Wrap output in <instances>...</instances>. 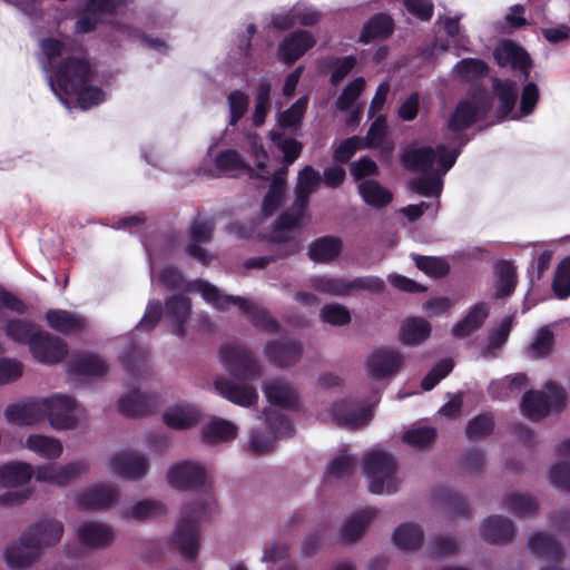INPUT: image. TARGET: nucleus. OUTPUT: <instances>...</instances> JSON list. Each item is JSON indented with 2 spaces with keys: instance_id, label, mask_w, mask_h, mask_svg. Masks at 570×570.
I'll return each instance as SVG.
<instances>
[{
  "instance_id": "obj_37",
  "label": "nucleus",
  "mask_w": 570,
  "mask_h": 570,
  "mask_svg": "<svg viewBox=\"0 0 570 570\" xmlns=\"http://www.w3.org/2000/svg\"><path fill=\"white\" fill-rule=\"evenodd\" d=\"M374 518L375 511L372 509H366L351 515L341 529L342 540L350 543L358 541Z\"/></svg>"
},
{
  "instance_id": "obj_2",
  "label": "nucleus",
  "mask_w": 570,
  "mask_h": 570,
  "mask_svg": "<svg viewBox=\"0 0 570 570\" xmlns=\"http://www.w3.org/2000/svg\"><path fill=\"white\" fill-rule=\"evenodd\" d=\"M63 534V524L60 521L45 519L30 525L20 537L19 541L7 546L3 558L11 569L22 570L33 564L40 550L58 543Z\"/></svg>"
},
{
  "instance_id": "obj_63",
  "label": "nucleus",
  "mask_w": 570,
  "mask_h": 570,
  "mask_svg": "<svg viewBox=\"0 0 570 570\" xmlns=\"http://www.w3.org/2000/svg\"><path fill=\"white\" fill-rule=\"evenodd\" d=\"M228 110L230 126H235L247 112L249 106V97L242 90H233L228 97Z\"/></svg>"
},
{
  "instance_id": "obj_28",
  "label": "nucleus",
  "mask_w": 570,
  "mask_h": 570,
  "mask_svg": "<svg viewBox=\"0 0 570 570\" xmlns=\"http://www.w3.org/2000/svg\"><path fill=\"white\" fill-rule=\"evenodd\" d=\"M494 287L497 298L511 296L517 287V268L512 262L499 259L493 265Z\"/></svg>"
},
{
  "instance_id": "obj_38",
  "label": "nucleus",
  "mask_w": 570,
  "mask_h": 570,
  "mask_svg": "<svg viewBox=\"0 0 570 570\" xmlns=\"http://www.w3.org/2000/svg\"><path fill=\"white\" fill-rule=\"evenodd\" d=\"M120 360L125 371L132 379H138L149 372V352L146 348L131 344L121 354Z\"/></svg>"
},
{
  "instance_id": "obj_40",
  "label": "nucleus",
  "mask_w": 570,
  "mask_h": 570,
  "mask_svg": "<svg viewBox=\"0 0 570 570\" xmlns=\"http://www.w3.org/2000/svg\"><path fill=\"white\" fill-rule=\"evenodd\" d=\"M33 468L26 462H8L0 466V487L10 488L28 483Z\"/></svg>"
},
{
  "instance_id": "obj_33",
  "label": "nucleus",
  "mask_w": 570,
  "mask_h": 570,
  "mask_svg": "<svg viewBox=\"0 0 570 570\" xmlns=\"http://www.w3.org/2000/svg\"><path fill=\"white\" fill-rule=\"evenodd\" d=\"M342 250V240L334 236H323L308 246V257L316 263L335 261Z\"/></svg>"
},
{
  "instance_id": "obj_20",
  "label": "nucleus",
  "mask_w": 570,
  "mask_h": 570,
  "mask_svg": "<svg viewBox=\"0 0 570 570\" xmlns=\"http://www.w3.org/2000/svg\"><path fill=\"white\" fill-rule=\"evenodd\" d=\"M118 490L111 485H94L77 497V504L81 510L109 509L118 500Z\"/></svg>"
},
{
  "instance_id": "obj_30",
  "label": "nucleus",
  "mask_w": 570,
  "mask_h": 570,
  "mask_svg": "<svg viewBox=\"0 0 570 570\" xmlns=\"http://www.w3.org/2000/svg\"><path fill=\"white\" fill-rule=\"evenodd\" d=\"M264 393L271 404L282 409H296L298 406V394L295 389L286 382L274 380L264 385Z\"/></svg>"
},
{
  "instance_id": "obj_43",
  "label": "nucleus",
  "mask_w": 570,
  "mask_h": 570,
  "mask_svg": "<svg viewBox=\"0 0 570 570\" xmlns=\"http://www.w3.org/2000/svg\"><path fill=\"white\" fill-rule=\"evenodd\" d=\"M163 419L167 426L184 430L196 425L200 420V414L191 406H175L168 409Z\"/></svg>"
},
{
  "instance_id": "obj_21",
  "label": "nucleus",
  "mask_w": 570,
  "mask_h": 570,
  "mask_svg": "<svg viewBox=\"0 0 570 570\" xmlns=\"http://www.w3.org/2000/svg\"><path fill=\"white\" fill-rule=\"evenodd\" d=\"M491 96L485 87L472 82L469 87V97L465 98V129L473 122L485 118L491 109Z\"/></svg>"
},
{
  "instance_id": "obj_22",
  "label": "nucleus",
  "mask_w": 570,
  "mask_h": 570,
  "mask_svg": "<svg viewBox=\"0 0 570 570\" xmlns=\"http://www.w3.org/2000/svg\"><path fill=\"white\" fill-rule=\"evenodd\" d=\"M43 404L40 400H31L23 403L10 404L4 410L6 420L18 426H32L42 417Z\"/></svg>"
},
{
  "instance_id": "obj_62",
  "label": "nucleus",
  "mask_w": 570,
  "mask_h": 570,
  "mask_svg": "<svg viewBox=\"0 0 570 570\" xmlns=\"http://www.w3.org/2000/svg\"><path fill=\"white\" fill-rule=\"evenodd\" d=\"M364 89L365 80L362 77L348 82L335 101L336 108L341 111L350 110Z\"/></svg>"
},
{
  "instance_id": "obj_18",
  "label": "nucleus",
  "mask_w": 570,
  "mask_h": 570,
  "mask_svg": "<svg viewBox=\"0 0 570 570\" xmlns=\"http://www.w3.org/2000/svg\"><path fill=\"white\" fill-rule=\"evenodd\" d=\"M159 404L156 394L141 393L134 390L118 401L119 412L127 417H139L153 413Z\"/></svg>"
},
{
  "instance_id": "obj_4",
  "label": "nucleus",
  "mask_w": 570,
  "mask_h": 570,
  "mask_svg": "<svg viewBox=\"0 0 570 570\" xmlns=\"http://www.w3.org/2000/svg\"><path fill=\"white\" fill-rule=\"evenodd\" d=\"M199 291L202 292L204 299L213 304L219 311H226L230 305H236L255 327L271 333L279 330L278 322L272 317L265 308L247 298L242 296L223 295L216 286L205 282L199 284Z\"/></svg>"
},
{
  "instance_id": "obj_42",
  "label": "nucleus",
  "mask_w": 570,
  "mask_h": 570,
  "mask_svg": "<svg viewBox=\"0 0 570 570\" xmlns=\"http://www.w3.org/2000/svg\"><path fill=\"white\" fill-rule=\"evenodd\" d=\"M424 539L423 530L414 523H403L393 533V542L401 550H417Z\"/></svg>"
},
{
  "instance_id": "obj_3",
  "label": "nucleus",
  "mask_w": 570,
  "mask_h": 570,
  "mask_svg": "<svg viewBox=\"0 0 570 570\" xmlns=\"http://www.w3.org/2000/svg\"><path fill=\"white\" fill-rule=\"evenodd\" d=\"M212 504L203 499L187 503L173 535L175 548L186 560H195L199 548V522L206 520Z\"/></svg>"
},
{
  "instance_id": "obj_57",
  "label": "nucleus",
  "mask_w": 570,
  "mask_h": 570,
  "mask_svg": "<svg viewBox=\"0 0 570 570\" xmlns=\"http://www.w3.org/2000/svg\"><path fill=\"white\" fill-rule=\"evenodd\" d=\"M286 188H283V183L279 178L272 179L271 185L262 203V214L265 217L274 215L285 198Z\"/></svg>"
},
{
  "instance_id": "obj_29",
  "label": "nucleus",
  "mask_w": 570,
  "mask_h": 570,
  "mask_svg": "<svg viewBox=\"0 0 570 570\" xmlns=\"http://www.w3.org/2000/svg\"><path fill=\"white\" fill-rule=\"evenodd\" d=\"M77 533L80 543L89 548H105L115 538L111 528L97 522L82 523Z\"/></svg>"
},
{
  "instance_id": "obj_50",
  "label": "nucleus",
  "mask_w": 570,
  "mask_h": 570,
  "mask_svg": "<svg viewBox=\"0 0 570 570\" xmlns=\"http://www.w3.org/2000/svg\"><path fill=\"white\" fill-rule=\"evenodd\" d=\"M415 266L432 278H442L450 273V265L443 257L413 254Z\"/></svg>"
},
{
  "instance_id": "obj_32",
  "label": "nucleus",
  "mask_w": 570,
  "mask_h": 570,
  "mask_svg": "<svg viewBox=\"0 0 570 570\" xmlns=\"http://www.w3.org/2000/svg\"><path fill=\"white\" fill-rule=\"evenodd\" d=\"M520 407L522 414L532 421L546 417L551 411L548 395L535 390L527 391L523 394Z\"/></svg>"
},
{
  "instance_id": "obj_55",
  "label": "nucleus",
  "mask_w": 570,
  "mask_h": 570,
  "mask_svg": "<svg viewBox=\"0 0 570 570\" xmlns=\"http://www.w3.org/2000/svg\"><path fill=\"white\" fill-rule=\"evenodd\" d=\"M271 85L266 81L261 82L255 91V108L253 112V124L261 127L271 109Z\"/></svg>"
},
{
  "instance_id": "obj_51",
  "label": "nucleus",
  "mask_w": 570,
  "mask_h": 570,
  "mask_svg": "<svg viewBox=\"0 0 570 570\" xmlns=\"http://www.w3.org/2000/svg\"><path fill=\"white\" fill-rule=\"evenodd\" d=\"M505 508L517 517H533L538 512V502L530 495L510 493L504 499Z\"/></svg>"
},
{
  "instance_id": "obj_23",
  "label": "nucleus",
  "mask_w": 570,
  "mask_h": 570,
  "mask_svg": "<svg viewBox=\"0 0 570 570\" xmlns=\"http://www.w3.org/2000/svg\"><path fill=\"white\" fill-rule=\"evenodd\" d=\"M50 328L65 335L79 334L87 327V320L66 309H49L46 315Z\"/></svg>"
},
{
  "instance_id": "obj_49",
  "label": "nucleus",
  "mask_w": 570,
  "mask_h": 570,
  "mask_svg": "<svg viewBox=\"0 0 570 570\" xmlns=\"http://www.w3.org/2000/svg\"><path fill=\"white\" fill-rule=\"evenodd\" d=\"M436 436V429L432 426H414L403 433L402 441L413 449L428 450L434 444Z\"/></svg>"
},
{
  "instance_id": "obj_45",
  "label": "nucleus",
  "mask_w": 570,
  "mask_h": 570,
  "mask_svg": "<svg viewBox=\"0 0 570 570\" xmlns=\"http://www.w3.org/2000/svg\"><path fill=\"white\" fill-rule=\"evenodd\" d=\"M237 436V428L229 421L215 419L202 431V439L205 443L228 442Z\"/></svg>"
},
{
  "instance_id": "obj_10",
  "label": "nucleus",
  "mask_w": 570,
  "mask_h": 570,
  "mask_svg": "<svg viewBox=\"0 0 570 570\" xmlns=\"http://www.w3.org/2000/svg\"><path fill=\"white\" fill-rule=\"evenodd\" d=\"M493 58L499 67L518 71L525 81L529 80L533 61L518 42L511 39H501L493 49Z\"/></svg>"
},
{
  "instance_id": "obj_5",
  "label": "nucleus",
  "mask_w": 570,
  "mask_h": 570,
  "mask_svg": "<svg viewBox=\"0 0 570 570\" xmlns=\"http://www.w3.org/2000/svg\"><path fill=\"white\" fill-rule=\"evenodd\" d=\"M459 150L449 149L446 145H425L422 148H406L401 155L402 166L414 173L438 170L446 173L455 163Z\"/></svg>"
},
{
  "instance_id": "obj_14",
  "label": "nucleus",
  "mask_w": 570,
  "mask_h": 570,
  "mask_svg": "<svg viewBox=\"0 0 570 570\" xmlns=\"http://www.w3.org/2000/svg\"><path fill=\"white\" fill-rule=\"evenodd\" d=\"M207 474L204 466L183 461L171 465L167 472L168 483L180 491H189L202 488L206 483Z\"/></svg>"
},
{
  "instance_id": "obj_39",
  "label": "nucleus",
  "mask_w": 570,
  "mask_h": 570,
  "mask_svg": "<svg viewBox=\"0 0 570 570\" xmlns=\"http://www.w3.org/2000/svg\"><path fill=\"white\" fill-rule=\"evenodd\" d=\"M321 175L312 166L304 167L297 176L295 200L298 207H307L311 195L321 184Z\"/></svg>"
},
{
  "instance_id": "obj_6",
  "label": "nucleus",
  "mask_w": 570,
  "mask_h": 570,
  "mask_svg": "<svg viewBox=\"0 0 570 570\" xmlns=\"http://www.w3.org/2000/svg\"><path fill=\"white\" fill-rule=\"evenodd\" d=\"M363 473L370 479V492L374 494L394 493L397 481L394 476L396 463L394 458L382 450H373L364 454L362 460Z\"/></svg>"
},
{
  "instance_id": "obj_61",
  "label": "nucleus",
  "mask_w": 570,
  "mask_h": 570,
  "mask_svg": "<svg viewBox=\"0 0 570 570\" xmlns=\"http://www.w3.org/2000/svg\"><path fill=\"white\" fill-rule=\"evenodd\" d=\"M491 306L488 302L473 304L465 313V337L480 330L490 316Z\"/></svg>"
},
{
  "instance_id": "obj_8",
  "label": "nucleus",
  "mask_w": 570,
  "mask_h": 570,
  "mask_svg": "<svg viewBox=\"0 0 570 570\" xmlns=\"http://www.w3.org/2000/svg\"><path fill=\"white\" fill-rule=\"evenodd\" d=\"M219 357L230 375L237 380L252 381L261 375V366L255 355L240 344L220 347Z\"/></svg>"
},
{
  "instance_id": "obj_54",
  "label": "nucleus",
  "mask_w": 570,
  "mask_h": 570,
  "mask_svg": "<svg viewBox=\"0 0 570 570\" xmlns=\"http://www.w3.org/2000/svg\"><path fill=\"white\" fill-rule=\"evenodd\" d=\"M528 385V377L523 373H517L513 376H507L504 380L490 385V393L501 399L509 397L511 394L521 392Z\"/></svg>"
},
{
  "instance_id": "obj_11",
  "label": "nucleus",
  "mask_w": 570,
  "mask_h": 570,
  "mask_svg": "<svg viewBox=\"0 0 570 570\" xmlns=\"http://www.w3.org/2000/svg\"><path fill=\"white\" fill-rule=\"evenodd\" d=\"M404 364V356L392 348H376L366 358L368 377L375 381L389 380L396 375Z\"/></svg>"
},
{
  "instance_id": "obj_9",
  "label": "nucleus",
  "mask_w": 570,
  "mask_h": 570,
  "mask_svg": "<svg viewBox=\"0 0 570 570\" xmlns=\"http://www.w3.org/2000/svg\"><path fill=\"white\" fill-rule=\"evenodd\" d=\"M43 404L42 417L49 420L50 425L57 430H71L78 424L76 412L78 411L77 401L65 394H55L40 400Z\"/></svg>"
},
{
  "instance_id": "obj_17",
  "label": "nucleus",
  "mask_w": 570,
  "mask_h": 570,
  "mask_svg": "<svg viewBox=\"0 0 570 570\" xmlns=\"http://www.w3.org/2000/svg\"><path fill=\"white\" fill-rule=\"evenodd\" d=\"M110 468L122 479L138 480L147 473L148 460L137 452L122 451L112 456Z\"/></svg>"
},
{
  "instance_id": "obj_19",
  "label": "nucleus",
  "mask_w": 570,
  "mask_h": 570,
  "mask_svg": "<svg viewBox=\"0 0 570 570\" xmlns=\"http://www.w3.org/2000/svg\"><path fill=\"white\" fill-rule=\"evenodd\" d=\"M316 43L314 36L306 30H296L288 35L278 47V57L287 65H293Z\"/></svg>"
},
{
  "instance_id": "obj_16",
  "label": "nucleus",
  "mask_w": 570,
  "mask_h": 570,
  "mask_svg": "<svg viewBox=\"0 0 570 570\" xmlns=\"http://www.w3.org/2000/svg\"><path fill=\"white\" fill-rule=\"evenodd\" d=\"M252 155L256 160V168L259 171L258 177L262 179H268L271 171L267 168V164L272 163H285L286 165L293 164L301 155L303 145H275L278 150L277 156L269 157L265 150L264 145H250Z\"/></svg>"
},
{
  "instance_id": "obj_35",
  "label": "nucleus",
  "mask_w": 570,
  "mask_h": 570,
  "mask_svg": "<svg viewBox=\"0 0 570 570\" xmlns=\"http://www.w3.org/2000/svg\"><path fill=\"white\" fill-rule=\"evenodd\" d=\"M357 188L363 202L376 209L386 207L393 199V194L374 179H363Z\"/></svg>"
},
{
  "instance_id": "obj_52",
  "label": "nucleus",
  "mask_w": 570,
  "mask_h": 570,
  "mask_svg": "<svg viewBox=\"0 0 570 570\" xmlns=\"http://www.w3.org/2000/svg\"><path fill=\"white\" fill-rule=\"evenodd\" d=\"M267 429L275 438H291L295 429L292 421L282 412L274 409L264 410Z\"/></svg>"
},
{
  "instance_id": "obj_12",
  "label": "nucleus",
  "mask_w": 570,
  "mask_h": 570,
  "mask_svg": "<svg viewBox=\"0 0 570 570\" xmlns=\"http://www.w3.org/2000/svg\"><path fill=\"white\" fill-rule=\"evenodd\" d=\"M29 351L42 364H57L67 356L68 345L62 338L40 330Z\"/></svg>"
},
{
  "instance_id": "obj_53",
  "label": "nucleus",
  "mask_w": 570,
  "mask_h": 570,
  "mask_svg": "<svg viewBox=\"0 0 570 570\" xmlns=\"http://www.w3.org/2000/svg\"><path fill=\"white\" fill-rule=\"evenodd\" d=\"M514 322V315L505 316L497 327L489 331L488 342L482 350L483 355L499 350L509 338Z\"/></svg>"
},
{
  "instance_id": "obj_59",
  "label": "nucleus",
  "mask_w": 570,
  "mask_h": 570,
  "mask_svg": "<svg viewBox=\"0 0 570 570\" xmlns=\"http://www.w3.org/2000/svg\"><path fill=\"white\" fill-rule=\"evenodd\" d=\"M357 59L354 56L331 58L326 62L331 71L330 82L332 86H338L343 79L355 68Z\"/></svg>"
},
{
  "instance_id": "obj_44",
  "label": "nucleus",
  "mask_w": 570,
  "mask_h": 570,
  "mask_svg": "<svg viewBox=\"0 0 570 570\" xmlns=\"http://www.w3.org/2000/svg\"><path fill=\"white\" fill-rule=\"evenodd\" d=\"M394 28L393 20L385 13H377L372 17L363 27L360 41L368 43L377 38H386L392 35Z\"/></svg>"
},
{
  "instance_id": "obj_26",
  "label": "nucleus",
  "mask_w": 570,
  "mask_h": 570,
  "mask_svg": "<svg viewBox=\"0 0 570 570\" xmlns=\"http://www.w3.org/2000/svg\"><path fill=\"white\" fill-rule=\"evenodd\" d=\"M190 299L181 294H175L165 303L166 315L170 320L175 335L183 337L186 333L185 324L190 314Z\"/></svg>"
},
{
  "instance_id": "obj_15",
  "label": "nucleus",
  "mask_w": 570,
  "mask_h": 570,
  "mask_svg": "<svg viewBox=\"0 0 570 570\" xmlns=\"http://www.w3.org/2000/svg\"><path fill=\"white\" fill-rule=\"evenodd\" d=\"M303 351V343L293 338L272 340L264 347L266 358L281 368H287L298 363Z\"/></svg>"
},
{
  "instance_id": "obj_31",
  "label": "nucleus",
  "mask_w": 570,
  "mask_h": 570,
  "mask_svg": "<svg viewBox=\"0 0 570 570\" xmlns=\"http://www.w3.org/2000/svg\"><path fill=\"white\" fill-rule=\"evenodd\" d=\"M492 87L495 97L499 100L497 109L498 118L504 119L514 111L518 98V85L511 80L492 79Z\"/></svg>"
},
{
  "instance_id": "obj_41",
  "label": "nucleus",
  "mask_w": 570,
  "mask_h": 570,
  "mask_svg": "<svg viewBox=\"0 0 570 570\" xmlns=\"http://www.w3.org/2000/svg\"><path fill=\"white\" fill-rule=\"evenodd\" d=\"M245 168L246 165L239 154L236 150L228 149L216 156L214 168L207 169L206 167H200L198 175H203L207 178H215L220 174Z\"/></svg>"
},
{
  "instance_id": "obj_47",
  "label": "nucleus",
  "mask_w": 570,
  "mask_h": 570,
  "mask_svg": "<svg viewBox=\"0 0 570 570\" xmlns=\"http://www.w3.org/2000/svg\"><path fill=\"white\" fill-rule=\"evenodd\" d=\"M444 174L439 171V169L423 173L410 181V188L412 191L424 197H438L442 191V176Z\"/></svg>"
},
{
  "instance_id": "obj_64",
  "label": "nucleus",
  "mask_w": 570,
  "mask_h": 570,
  "mask_svg": "<svg viewBox=\"0 0 570 570\" xmlns=\"http://www.w3.org/2000/svg\"><path fill=\"white\" fill-rule=\"evenodd\" d=\"M494 420L491 414L484 413L472 419L465 426V436L469 439H482L492 433Z\"/></svg>"
},
{
  "instance_id": "obj_13",
  "label": "nucleus",
  "mask_w": 570,
  "mask_h": 570,
  "mask_svg": "<svg viewBox=\"0 0 570 570\" xmlns=\"http://www.w3.org/2000/svg\"><path fill=\"white\" fill-rule=\"evenodd\" d=\"M330 414L337 426L352 430L366 425L372 419L370 409L360 406L358 402L350 397L334 402Z\"/></svg>"
},
{
  "instance_id": "obj_34",
  "label": "nucleus",
  "mask_w": 570,
  "mask_h": 570,
  "mask_svg": "<svg viewBox=\"0 0 570 570\" xmlns=\"http://www.w3.org/2000/svg\"><path fill=\"white\" fill-rule=\"evenodd\" d=\"M528 547L531 553L539 558L560 561L563 557L561 544L550 534L535 532L529 537Z\"/></svg>"
},
{
  "instance_id": "obj_7",
  "label": "nucleus",
  "mask_w": 570,
  "mask_h": 570,
  "mask_svg": "<svg viewBox=\"0 0 570 570\" xmlns=\"http://www.w3.org/2000/svg\"><path fill=\"white\" fill-rule=\"evenodd\" d=\"M309 283L315 291L331 296H347L353 291L380 294L385 288L384 281L377 276H361L351 281L343 277L314 276Z\"/></svg>"
},
{
  "instance_id": "obj_46",
  "label": "nucleus",
  "mask_w": 570,
  "mask_h": 570,
  "mask_svg": "<svg viewBox=\"0 0 570 570\" xmlns=\"http://www.w3.org/2000/svg\"><path fill=\"white\" fill-rule=\"evenodd\" d=\"M26 446L39 456L48 460L58 459L63 451L62 444L58 439L41 434L29 435Z\"/></svg>"
},
{
  "instance_id": "obj_27",
  "label": "nucleus",
  "mask_w": 570,
  "mask_h": 570,
  "mask_svg": "<svg viewBox=\"0 0 570 570\" xmlns=\"http://www.w3.org/2000/svg\"><path fill=\"white\" fill-rule=\"evenodd\" d=\"M513 522L502 515H491L484 520L481 534L485 541L492 543H508L514 537Z\"/></svg>"
},
{
  "instance_id": "obj_1",
  "label": "nucleus",
  "mask_w": 570,
  "mask_h": 570,
  "mask_svg": "<svg viewBox=\"0 0 570 570\" xmlns=\"http://www.w3.org/2000/svg\"><path fill=\"white\" fill-rule=\"evenodd\" d=\"M90 77L91 68L88 61L68 57L58 66L55 79L50 75L48 79L52 91L65 106L69 107L67 100L58 94L57 87L62 94L75 96L79 107L86 110L105 100V92L99 87L89 85Z\"/></svg>"
},
{
  "instance_id": "obj_48",
  "label": "nucleus",
  "mask_w": 570,
  "mask_h": 570,
  "mask_svg": "<svg viewBox=\"0 0 570 570\" xmlns=\"http://www.w3.org/2000/svg\"><path fill=\"white\" fill-rule=\"evenodd\" d=\"M38 331L40 330L36 324L20 318L8 320L4 324L6 335L17 343L28 345L29 348Z\"/></svg>"
},
{
  "instance_id": "obj_24",
  "label": "nucleus",
  "mask_w": 570,
  "mask_h": 570,
  "mask_svg": "<svg viewBox=\"0 0 570 570\" xmlns=\"http://www.w3.org/2000/svg\"><path fill=\"white\" fill-rule=\"evenodd\" d=\"M108 364L95 353H79L68 362V372L80 376L99 377L107 374Z\"/></svg>"
},
{
  "instance_id": "obj_56",
  "label": "nucleus",
  "mask_w": 570,
  "mask_h": 570,
  "mask_svg": "<svg viewBox=\"0 0 570 570\" xmlns=\"http://www.w3.org/2000/svg\"><path fill=\"white\" fill-rule=\"evenodd\" d=\"M553 343V332L548 327H542L528 346L527 354L530 358H544L551 353Z\"/></svg>"
},
{
  "instance_id": "obj_25",
  "label": "nucleus",
  "mask_w": 570,
  "mask_h": 570,
  "mask_svg": "<svg viewBox=\"0 0 570 570\" xmlns=\"http://www.w3.org/2000/svg\"><path fill=\"white\" fill-rule=\"evenodd\" d=\"M215 389L223 397L239 406L248 407L258 400L256 389L233 383L227 379H217Z\"/></svg>"
},
{
  "instance_id": "obj_60",
  "label": "nucleus",
  "mask_w": 570,
  "mask_h": 570,
  "mask_svg": "<svg viewBox=\"0 0 570 570\" xmlns=\"http://www.w3.org/2000/svg\"><path fill=\"white\" fill-rule=\"evenodd\" d=\"M552 291L559 299L570 296V256L558 264L552 281Z\"/></svg>"
},
{
  "instance_id": "obj_58",
  "label": "nucleus",
  "mask_w": 570,
  "mask_h": 570,
  "mask_svg": "<svg viewBox=\"0 0 570 570\" xmlns=\"http://www.w3.org/2000/svg\"><path fill=\"white\" fill-rule=\"evenodd\" d=\"M307 105V96L298 98L288 109L278 115L279 127L287 129L299 126L306 112Z\"/></svg>"
},
{
  "instance_id": "obj_36",
  "label": "nucleus",
  "mask_w": 570,
  "mask_h": 570,
  "mask_svg": "<svg viewBox=\"0 0 570 570\" xmlns=\"http://www.w3.org/2000/svg\"><path fill=\"white\" fill-rule=\"evenodd\" d=\"M431 324L423 317H407L402 322L400 338L405 345H419L431 335Z\"/></svg>"
}]
</instances>
